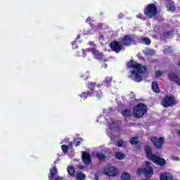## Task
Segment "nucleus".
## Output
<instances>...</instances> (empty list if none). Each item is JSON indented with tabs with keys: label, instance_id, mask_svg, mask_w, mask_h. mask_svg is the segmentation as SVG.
Here are the masks:
<instances>
[{
	"label": "nucleus",
	"instance_id": "nucleus-1",
	"mask_svg": "<svg viewBox=\"0 0 180 180\" xmlns=\"http://www.w3.org/2000/svg\"><path fill=\"white\" fill-rule=\"evenodd\" d=\"M147 68H133L129 71L128 77L136 82H141L143 81L144 75H147Z\"/></svg>",
	"mask_w": 180,
	"mask_h": 180
},
{
	"label": "nucleus",
	"instance_id": "nucleus-2",
	"mask_svg": "<svg viewBox=\"0 0 180 180\" xmlns=\"http://www.w3.org/2000/svg\"><path fill=\"white\" fill-rule=\"evenodd\" d=\"M145 151L146 153V157H148V160H151L156 165H160V167H162V165H165V160L156 156L155 155H153L151 153V148L150 146H146L145 147Z\"/></svg>",
	"mask_w": 180,
	"mask_h": 180
},
{
	"label": "nucleus",
	"instance_id": "nucleus-3",
	"mask_svg": "<svg viewBox=\"0 0 180 180\" xmlns=\"http://www.w3.org/2000/svg\"><path fill=\"white\" fill-rule=\"evenodd\" d=\"M143 13L148 19H152V18L158 15V8H157V6L155 4H150L145 8Z\"/></svg>",
	"mask_w": 180,
	"mask_h": 180
},
{
	"label": "nucleus",
	"instance_id": "nucleus-4",
	"mask_svg": "<svg viewBox=\"0 0 180 180\" xmlns=\"http://www.w3.org/2000/svg\"><path fill=\"white\" fill-rule=\"evenodd\" d=\"M147 112V106L143 103H139L135 106L133 110V115L134 117L140 118L144 116V114Z\"/></svg>",
	"mask_w": 180,
	"mask_h": 180
},
{
	"label": "nucleus",
	"instance_id": "nucleus-5",
	"mask_svg": "<svg viewBox=\"0 0 180 180\" xmlns=\"http://www.w3.org/2000/svg\"><path fill=\"white\" fill-rule=\"evenodd\" d=\"M146 169L139 168L137 169V174L141 175V174H143L146 178H151V176L153 174V167H150V162H146Z\"/></svg>",
	"mask_w": 180,
	"mask_h": 180
},
{
	"label": "nucleus",
	"instance_id": "nucleus-6",
	"mask_svg": "<svg viewBox=\"0 0 180 180\" xmlns=\"http://www.w3.org/2000/svg\"><path fill=\"white\" fill-rule=\"evenodd\" d=\"M103 173L107 176H116L117 175V169L112 165H108L103 168Z\"/></svg>",
	"mask_w": 180,
	"mask_h": 180
},
{
	"label": "nucleus",
	"instance_id": "nucleus-7",
	"mask_svg": "<svg viewBox=\"0 0 180 180\" xmlns=\"http://www.w3.org/2000/svg\"><path fill=\"white\" fill-rule=\"evenodd\" d=\"M175 97L173 96H167L162 100V105L164 108H169V106H173L175 105Z\"/></svg>",
	"mask_w": 180,
	"mask_h": 180
},
{
	"label": "nucleus",
	"instance_id": "nucleus-8",
	"mask_svg": "<svg viewBox=\"0 0 180 180\" xmlns=\"http://www.w3.org/2000/svg\"><path fill=\"white\" fill-rule=\"evenodd\" d=\"M120 41L123 46H131L134 43V39L131 35H124L122 38H120Z\"/></svg>",
	"mask_w": 180,
	"mask_h": 180
},
{
	"label": "nucleus",
	"instance_id": "nucleus-9",
	"mask_svg": "<svg viewBox=\"0 0 180 180\" xmlns=\"http://www.w3.org/2000/svg\"><path fill=\"white\" fill-rule=\"evenodd\" d=\"M110 47L115 53H120V51L123 49V45L121 41H112L110 43Z\"/></svg>",
	"mask_w": 180,
	"mask_h": 180
},
{
	"label": "nucleus",
	"instance_id": "nucleus-10",
	"mask_svg": "<svg viewBox=\"0 0 180 180\" xmlns=\"http://www.w3.org/2000/svg\"><path fill=\"white\" fill-rule=\"evenodd\" d=\"M150 141L153 142V146L156 148H162V144H164V138L163 137H160L158 139L155 136H152L150 138Z\"/></svg>",
	"mask_w": 180,
	"mask_h": 180
},
{
	"label": "nucleus",
	"instance_id": "nucleus-11",
	"mask_svg": "<svg viewBox=\"0 0 180 180\" xmlns=\"http://www.w3.org/2000/svg\"><path fill=\"white\" fill-rule=\"evenodd\" d=\"M127 68H146V66L141 65V64L134 61V60L131 59L127 63Z\"/></svg>",
	"mask_w": 180,
	"mask_h": 180
},
{
	"label": "nucleus",
	"instance_id": "nucleus-12",
	"mask_svg": "<svg viewBox=\"0 0 180 180\" xmlns=\"http://www.w3.org/2000/svg\"><path fill=\"white\" fill-rule=\"evenodd\" d=\"M91 52L92 53L96 60H103V57H104L103 52H101L96 50L95 48H92L91 49Z\"/></svg>",
	"mask_w": 180,
	"mask_h": 180
},
{
	"label": "nucleus",
	"instance_id": "nucleus-13",
	"mask_svg": "<svg viewBox=\"0 0 180 180\" xmlns=\"http://www.w3.org/2000/svg\"><path fill=\"white\" fill-rule=\"evenodd\" d=\"M82 158L84 164H91V155L87 152H82Z\"/></svg>",
	"mask_w": 180,
	"mask_h": 180
},
{
	"label": "nucleus",
	"instance_id": "nucleus-14",
	"mask_svg": "<svg viewBox=\"0 0 180 180\" xmlns=\"http://www.w3.org/2000/svg\"><path fill=\"white\" fill-rule=\"evenodd\" d=\"M169 78L170 81H173L174 82H176L177 85H180V77L176 75V74L174 72H170L169 74Z\"/></svg>",
	"mask_w": 180,
	"mask_h": 180
},
{
	"label": "nucleus",
	"instance_id": "nucleus-15",
	"mask_svg": "<svg viewBox=\"0 0 180 180\" xmlns=\"http://www.w3.org/2000/svg\"><path fill=\"white\" fill-rule=\"evenodd\" d=\"M58 174V171L57 170V167L53 166V168L50 169V176H49V180L54 179V176Z\"/></svg>",
	"mask_w": 180,
	"mask_h": 180
},
{
	"label": "nucleus",
	"instance_id": "nucleus-16",
	"mask_svg": "<svg viewBox=\"0 0 180 180\" xmlns=\"http://www.w3.org/2000/svg\"><path fill=\"white\" fill-rule=\"evenodd\" d=\"M88 88L89 89V91H88L89 92V96H92L95 95V91H94L95 83L89 82V84H88Z\"/></svg>",
	"mask_w": 180,
	"mask_h": 180
},
{
	"label": "nucleus",
	"instance_id": "nucleus-17",
	"mask_svg": "<svg viewBox=\"0 0 180 180\" xmlns=\"http://www.w3.org/2000/svg\"><path fill=\"white\" fill-rule=\"evenodd\" d=\"M160 180H172L174 177H172V174L168 172H165L160 176Z\"/></svg>",
	"mask_w": 180,
	"mask_h": 180
},
{
	"label": "nucleus",
	"instance_id": "nucleus-18",
	"mask_svg": "<svg viewBox=\"0 0 180 180\" xmlns=\"http://www.w3.org/2000/svg\"><path fill=\"white\" fill-rule=\"evenodd\" d=\"M67 171L69 175H70V176H74V175H75V168H74V166L72 165L68 166L67 168Z\"/></svg>",
	"mask_w": 180,
	"mask_h": 180
},
{
	"label": "nucleus",
	"instance_id": "nucleus-19",
	"mask_svg": "<svg viewBox=\"0 0 180 180\" xmlns=\"http://www.w3.org/2000/svg\"><path fill=\"white\" fill-rule=\"evenodd\" d=\"M167 9L170 12H175V5L174 2H171L167 4Z\"/></svg>",
	"mask_w": 180,
	"mask_h": 180
},
{
	"label": "nucleus",
	"instance_id": "nucleus-20",
	"mask_svg": "<svg viewBox=\"0 0 180 180\" xmlns=\"http://www.w3.org/2000/svg\"><path fill=\"white\" fill-rule=\"evenodd\" d=\"M122 116H126L127 117H129V116H131V115H133V112L131 111V110L125 109L122 110Z\"/></svg>",
	"mask_w": 180,
	"mask_h": 180
},
{
	"label": "nucleus",
	"instance_id": "nucleus-21",
	"mask_svg": "<svg viewBox=\"0 0 180 180\" xmlns=\"http://www.w3.org/2000/svg\"><path fill=\"white\" fill-rule=\"evenodd\" d=\"M152 89L154 92L158 94L160 92V89L158 88V83L157 82H153L152 84Z\"/></svg>",
	"mask_w": 180,
	"mask_h": 180
},
{
	"label": "nucleus",
	"instance_id": "nucleus-22",
	"mask_svg": "<svg viewBox=\"0 0 180 180\" xmlns=\"http://www.w3.org/2000/svg\"><path fill=\"white\" fill-rule=\"evenodd\" d=\"M86 175L83 173L79 172L76 174V180H85Z\"/></svg>",
	"mask_w": 180,
	"mask_h": 180
},
{
	"label": "nucleus",
	"instance_id": "nucleus-23",
	"mask_svg": "<svg viewBox=\"0 0 180 180\" xmlns=\"http://www.w3.org/2000/svg\"><path fill=\"white\" fill-rule=\"evenodd\" d=\"M121 180H130V174L124 172L121 176Z\"/></svg>",
	"mask_w": 180,
	"mask_h": 180
},
{
	"label": "nucleus",
	"instance_id": "nucleus-24",
	"mask_svg": "<svg viewBox=\"0 0 180 180\" xmlns=\"http://www.w3.org/2000/svg\"><path fill=\"white\" fill-rule=\"evenodd\" d=\"M115 157L117 160H123L124 158V153L122 152H117L115 154Z\"/></svg>",
	"mask_w": 180,
	"mask_h": 180
},
{
	"label": "nucleus",
	"instance_id": "nucleus-25",
	"mask_svg": "<svg viewBox=\"0 0 180 180\" xmlns=\"http://www.w3.org/2000/svg\"><path fill=\"white\" fill-rule=\"evenodd\" d=\"M96 157L100 161H105L106 156L103 155V153H98L96 154Z\"/></svg>",
	"mask_w": 180,
	"mask_h": 180
},
{
	"label": "nucleus",
	"instance_id": "nucleus-26",
	"mask_svg": "<svg viewBox=\"0 0 180 180\" xmlns=\"http://www.w3.org/2000/svg\"><path fill=\"white\" fill-rule=\"evenodd\" d=\"M143 41L146 44V46H150L151 44V39L148 37L143 38Z\"/></svg>",
	"mask_w": 180,
	"mask_h": 180
},
{
	"label": "nucleus",
	"instance_id": "nucleus-27",
	"mask_svg": "<svg viewBox=\"0 0 180 180\" xmlns=\"http://www.w3.org/2000/svg\"><path fill=\"white\" fill-rule=\"evenodd\" d=\"M112 77H105V80L103 82L106 85H109V84L112 82Z\"/></svg>",
	"mask_w": 180,
	"mask_h": 180
},
{
	"label": "nucleus",
	"instance_id": "nucleus-28",
	"mask_svg": "<svg viewBox=\"0 0 180 180\" xmlns=\"http://www.w3.org/2000/svg\"><path fill=\"white\" fill-rule=\"evenodd\" d=\"M88 96H90L89 91L87 93L84 92L80 95V98H82V99H83L84 101H85V99H86V98H88Z\"/></svg>",
	"mask_w": 180,
	"mask_h": 180
},
{
	"label": "nucleus",
	"instance_id": "nucleus-29",
	"mask_svg": "<svg viewBox=\"0 0 180 180\" xmlns=\"http://www.w3.org/2000/svg\"><path fill=\"white\" fill-rule=\"evenodd\" d=\"M136 18L138 19H141V20H146V17H144V15L141 13H139L138 15H136Z\"/></svg>",
	"mask_w": 180,
	"mask_h": 180
},
{
	"label": "nucleus",
	"instance_id": "nucleus-30",
	"mask_svg": "<svg viewBox=\"0 0 180 180\" xmlns=\"http://www.w3.org/2000/svg\"><path fill=\"white\" fill-rule=\"evenodd\" d=\"M162 36L165 39H167V37H169V36H171V31L163 32Z\"/></svg>",
	"mask_w": 180,
	"mask_h": 180
},
{
	"label": "nucleus",
	"instance_id": "nucleus-31",
	"mask_svg": "<svg viewBox=\"0 0 180 180\" xmlns=\"http://www.w3.org/2000/svg\"><path fill=\"white\" fill-rule=\"evenodd\" d=\"M162 74H164L163 72L158 70L155 72V77L156 78H160L161 77V75H162Z\"/></svg>",
	"mask_w": 180,
	"mask_h": 180
},
{
	"label": "nucleus",
	"instance_id": "nucleus-32",
	"mask_svg": "<svg viewBox=\"0 0 180 180\" xmlns=\"http://www.w3.org/2000/svg\"><path fill=\"white\" fill-rule=\"evenodd\" d=\"M130 143L131 144H137V143H139V139L137 138H132L130 140Z\"/></svg>",
	"mask_w": 180,
	"mask_h": 180
},
{
	"label": "nucleus",
	"instance_id": "nucleus-33",
	"mask_svg": "<svg viewBox=\"0 0 180 180\" xmlns=\"http://www.w3.org/2000/svg\"><path fill=\"white\" fill-rule=\"evenodd\" d=\"M61 148H62L63 153H67V151L68 150V146H67L65 145H62Z\"/></svg>",
	"mask_w": 180,
	"mask_h": 180
},
{
	"label": "nucleus",
	"instance_id": "nucleus-34",
	"mask_svg": "<svg viewBox=\"0 0 180 180\" xmlns=\"http://www.w3.org/2000/svg\"><path fill=\"white\" fill-rule=\"evenodd\" d=\"M96 96H97L98 98L102 96V91L101 90H98L96 92Z\"/></svg>",
	"mask_w": 180,
	"mask_h": 180
},
{
	"label": "nucleus",
	"instance_id": "nucleus-35",
	"mask_svg": "<svg viewBox=\"0 0 180 180\" xmlns=\"http://www.w3.org/2000/svg\"><path fill=\"white\" fill-rule=\"evenodd\" d=\"M72 49H77L78 45L77 44V41H74L72 42Z\"/></svg>",
	"mask_w": 180,
	"mask_h": 180
},
{
	"label": "nucleus",
	"instance_id": "nucleus-36",
	"mask_svg": "<svg viewBox=\"0 0 180 180\" xmlns=\"http://www.w3.org/2000/svg\"><path fill=\"white\" fill-rule=\"evenodd\" d=\"M81 77H82V78H84V79H88V78H89V74L86 73L85 75H82Z\"/></svg>",
	"mask_w": 180,
	"mask_h": 180
},
{
	"label": "nucleus",
	"instance_id": "nucleus-37",
	"mask_svg": "<svg viewBox=\"0 0 180 180\" xmlns=\"http://www.w3.org/2000/svg\"><path fill=\"white\" fill-rule=\"evenodd\" d=\"M124 143V142H123V141H119L117 144V147H122V146H123Z\"/></svg>",
	"mask_w": 180,
	"mask_h": 180
},
{
	"label": "nucleus",
	"instance_id": "nucleus-38",
	"mask_svg": "<svg viewBox=\"0 0 180 180\" xmlns=\"http://www.w3.org/2000/svg\"><path fill=\"white\" fill-rule=\"evenodd\" d=\"M148 54H149V56H153V54H154V50L153 49H150L147 51Z\"/></svg>",
	"mask_w": 180,
	"mask_h": 180
},
{
	"label": "nucleus",
	"instance_id": "nucleus-39",
	"mask_svg": "<svg viewBox=\"0 0 180 180\" xmlns=\"http://www.w3.org/2000/svg\"><path fill=\"white\" fill-rule=\"evenodd\" d=\"M63 177L60 176H57L55 177L54 180H63Z\"/></svg>",
	"mask_w": 180,
	"mask_h": 180
},
{
	"label": "nucleus",
	"instance_id": "nucleus-40",
	"mask_svg": "<svg viewBox=\"0 0 180 180\" xmlns=\"http://www.w3.org/2000/svg\"><path fill=\"white\" fill-rule=\"evenodd\" d=\"M124 16V15L122 13H120L119 15H118V19H122V18Z\"/></svg>",
	"mask_w": 180,
	"mask_h": 180
},
{
	"label": "nucleus",
	"instance_id": "nucleus-41",
	"mask_svg": "<svg viewBox=\"0 0 180 180\" xmlns=\"http://www.w3.org/2000/svg\"><path fill=\"white\" fill-rule=\"evenodd\" d=\"M109 124H115V121L112 119H110V121H108Z\"/></svg>",
	"mask_w": 180,
	"mask_h": 180
},
{
	"label": "nucleus",
	"instance_id": "nucleus-42",
	"mask_svg": "<svg viewBox=\"0 0 180 180\" xmlns=\"http://www.w3.org/2000/svg\"><path fill=\"white\" fill-rule=\"evenodd\" d=\"M103 112L104 115H106V114L109 113V112H110V110H103Z\"/></svg>",
	"mask_w": 180,
	"mask_h": 180
},
{
	"label": "nucleus",
	"instance_id": "nucleus-43",
	"mask_svg": "<svg viewBox=\"0 0 180 180\" xmlns=\"http://www.w3.org/2000/svg\"><path fill=\"white\" fill-rule=\"evenodd\" d=\"M172 160H173L174 161H179V158H178V157H173V158H172Z\"/></svg>",
	"mask_w": 180,
	"mask_h": 180
},
{
	"label": "nucleus",
	"instance_id": "nucleus-44",
	"mask_svg": "<svg viewBox=\"0 0 180 180\" xmlns=\"http://www.w3.org/2000/svg\"><path fill=\"white\" fill-rule=\"evenodd\" d=\"M91 19L92 18L91 17H88L86 20V22L88 23V22H91Z\"/></svg>",
	"mask_w": 180,
	"mask_h": 180
},
{
	"label": "nucleus",
	"instance_id": "nucleus-45",
	"mask_svg": "<svg viewBox=\"0 0 180 180\" xmlns=\"http://www.w3.org/2000/svg\"><path fill=\"white\" fill-rule=\"evenodd\" d=\"M108 136L110 138L111 140H115V136H112L110 134H108Z\"/></svg>",
	"mask_w": 180,
	"mask_h": 180
},
{
	"label": "nucleus",
	"instance_id": "nucleus-46",
	"mask_svg": "<svg viewBox=\"0 0 180 180\" xmlns=\"http://www.w3.org/2000/svg\"><path fill=\"white\" fill-rule=\"evenodd\" d=\"M78 146H81V141H77L76 143V147H78Z\"/></svg>",
	"mask_w": 180,
	"mask_h": 180
},
{
	"label": "nucleus",
	"instance_id": "nucleus-47",
	"mask_svg": "<svg viewBox=\"0 0 180 180\" xmlns=\"http://www.w3.org/2000/svg\"><path fill=\"white\" fill-rule=\"evenodd\" d=\"M79 37H81L80 35H77L75 39V41H77L78 39H79Z\"/></svg>",
	"mask_w": 180,
	"mask_h": 180
},
{
	"label": "nucleus",
	"instance_id": "nucleus-48",
	"mask_svg": "<svg viewBox=\"0 0 180 180\" xmlns=\"http://www.w3.org/2000/svg\"><path fill=\"white\" fill-rule=\"evenodd\" d=\"M103 67L104 68H106V67H108V65H107L106 63H104V64L103 65Z\"/></svg>",
	"mask_w": 180,
	"mask_h": 180
},
{
	"label": "nucleus",
	"instance_id": "nucleus-49",
	"mask_svg": "<svg viewBox=\"0 0 180 180\" xmlns=\"http://www.w3.org/2000/svg\"><path fill=\"white\" fill-rule=\"evenodd\" d=\"M89 44H90V46H92L94 44V41H89Z\"/></svg>",
	"mask_w": 180,
	"mask_h": 180
},
{
	"label": "nucleus",
	"instance_id": "nucleus-50",
	"mask_svg": "<svg viewBox=\"0 0 180 180\" xmlns=\"http://www.w3.org/2000/svg\"><path fill=\"white\" fill-rule=\"evenodd\" d=\"M177 65H179V67H180V61H179V62L177 63Z\"/></svg>",
	"mask_w": 180,
	"mask_h": 180
},
{
	"label": "nucleus",
	"instance_id": "nucleus-51",
	"mask_svg": "<svg viewBox=\"0 0 180 180\" xmlns=\"http://www.w3.org/2000/svg\"><path fill=\"white\" fill-rule=\"evenodd\" d=\"M79 168H81V169H82V166H81V165H79Z\"/></svg>",
	"mask_w": 180,
	"mask_h": 180
},
{
	"label": "nucleus",
	"instance_id": "nucleus-52",
	"mask_svg": "<svg viewBox=\"0 0 180 180\" xmlns=\"http://www.w3.org/2000/svg\"><path fill=\"white\" fill-rule=\"evenodd\" d=\"M98 87H99V86H101V84H98V86H97Z\"/></svg>",
	"mask_w": 180,
	"mask_h": 180
}]
</instances>
